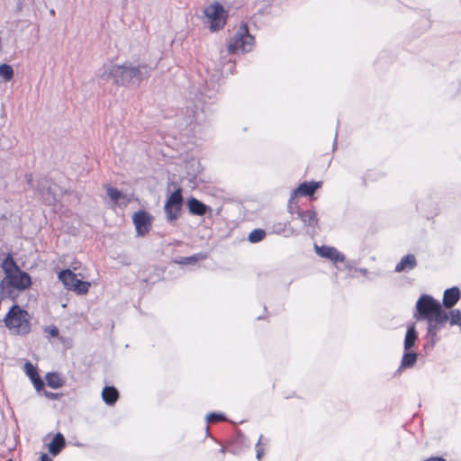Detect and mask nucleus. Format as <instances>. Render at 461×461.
<instances>
[{"mask_svg":"<svg viewBox=\"0 0 461 461\" xmlns=\"http://www.w3.org/2000/svg\"><path fill=\"white\" fill-rule=\"evenodd\" d=\"M299 219L303 222L304 226L316 228L318 227L319 219L315 210L302 211L298 214Z\"/></svg>","mask_w":461,"mask_h":461,"instance_id":"nucleus-14","label":"nucleus"},{"mask_svg":"<svg viewBox=\"0 0 461 461\" xmlns=\"http://www.w3.org/2000/svg\"><path fill=\"white\" fill-rule=\"evenodd\" d=\"M266 237V231L262 229H255L249 234V241L257 243L263 240Z\"/></svg>","mask_w":461,"mask_h":461,"instance_id":"nucleus-24","label":"nucleus"},{"mask_svg":"<svg viewBox=\"0 0 461 461\" xmlns=\"http://www.w3.org/2000/svg\"><path fill=\"white\" fill-rule=\"evenodd\" d=\"M153 217L145 211H138L132 216V221L138 236H145L150 230Z\"/></svg>","mask_w":461,"mask_h":461,"instance_id":"nucleus-8","label":"nucleus"},{"mask_svg":"<svg viewBox=\"0 0 461 461\" xmlns=\"http://www.w3.org/2000/svg\"><path fill=\"white\" fill-rule=\"evenodd\" d=\"M417 265L415 256L408 254L402 258L401 261L395 266V271L400 273L405 270L413 269Z\"/></svg>","mask_w":461,"mask_h":461,"instance_id":"nucleus-16","label":"nucleus"},{"mask_svg":"<svg viewBox=\"0 0 461 461\" xmlns=\"http://www.w3.org/2000/svg\"><path fill=\"white\" fill-rule=\"evenodd\" d=\"M460 296L461 293L457 287L447 289L443 294V305L446 308H452L459 301Z\"/></svg>","mask_w":461,"mask_h":461,"instance_id":"nucleus-13","label":"nucleus"},{"mask_svg":"<svg viewBox=\"0 0 461 461\" xmlns=\"http://www.w3.org/2000/svg\"><path fill=\"white\" fill-rule=\"evenodd\" d=\"M418 339L417 331L415 330L414 326H411L406 332L404 339V349L408 351L411 348L415 345V341Z\"/></svg>","mask_w":461,"mask_h":461,"instance_id":"nucleus-19","label":"nucleus"},{"mask_svg":"<svg viewBox=\"0 0 461 461\" xmlns=\"http://www.w3.org/2000/svg\"><path fill=\"white\" fill-rule=\"evenodd\" d=\"M14 71L13 68L6 64L0 65V76L5 79L10 80L13 77Z\"/></svg>","mask_w":461,"mask_h":461,"instance_id":"nucleus-25","label":"nucleus"},{"mask_svg":"<svg viewBox=\"0 0 461 461\" xmlns=\"http://www.w3.org/2000/svg\"><path fill=\"white\" fill-rule=\"evenodd\" d=\"M44 393H45V395H46L47 397L51 398V399H54V398H55V396H56V395H55L54 393H52L45 392Z\"/></svg>","mask_w":461,"mask_h":461,"instance_id":"nucleus-36","label":"nucleus"},{"mask_svg":"<svg viewBox=\"0 0 461 461\" xmlns=\"http://www.w3.org/2000/svg\"><path fill=\"white\" fill-rule=\"evenodd\" d=\"M191 261H193V258H185V261H183V260H176V263H179V264H185V263H186V262H191Z\"/></svg>","mask_w":461,"mask_h":461,"instance_id":"nucleus-35","label":"nucleus"},{"mask_svg":"<svg viewBox=\"0 0 461 461\" xmlns=\"http://www.w3.org/2000/svg\"><path fill=\"white\" fill-rule=\"evenodd\" d=\"M267 445V438H265L264 436L261 435L258 438V440L255 447H256V457L258 460H261V458L264 456Z\"/></svg>","mask_w":461,"mask_h":461,"instance_id":"nucleus-22","label":"nucleus"},{"mask_svg":"<svg viewBox=\"0 0 461 461\" xmlns=\"http://www.w3.org/2000/svg\"><path fill=\"white\" fill-rule=\"evenodd\" d=\"M46 381L50 387L58 389L63 385V380L59 375L56 373H50L46 375Z\"/></svg>","mask_w":461,"mask_h":461,"instance_id":"nucleus-21","label":"nucleus"},{"mask_svg":"<svg viewBox=\"0 0 461 461\" xmlns=\"http://www.w3.org/2000/svg\"><path fill=\"white\" fill-rule=\"evenodd\" d=\"M314 249L320 257L329 259L334 264L345 261V256L334 247L315 245Z\"/></svg>","mask_w":461,"mask_h":461,"instance_id":"nucleus-9","label":"nucleus"},{"mask_svg":"<svg viewBox=\"0 0 461 461\" xmlns=\"http://www.w3.org/2000/svg\"><path fill=\"white\" fill-rule=\"evenodd\" d=\"M65 447V438L61 433H57L48 448L50 454L57 456Z\"/></svg>","mask_w":461,"mask_h":461,"instance_id":"nucleus-18","label":"nucleus"},{"mask_svg":"<svg viewBox=\"0 0 461 461\" xmlns=\"http://www.w3.org/2000/svg\"><path fill=\"white\" fill-rule=\"evenodd\" d=\"M41 461H52V460L47 454H42L41 456Z\"/></svg>","mask_w":461,"mask_h":461,"instance_id":"nucleus-34","label":"nucleus"},{"mask_svg":"<svg viewBox=\"0 0 461 461\" xmlns=\"http://www.w3.org/2000/svg\"><path fill=\"white\" fill-rule=\"evenodd\" d=\"M321 185V182H303L300 184L297 188L294 191V193L298 196H311L315 191L320 188Z\"/></svg>","mask_w":461,"mask_h":461,"instance_id":"nucleus-11","label":"nucleus"},{"mask_svg":"<svg viewBox=\"0 0 461 461\" xmlns=\"http://www.w3.org/2000/svg\"><path fill=\"white\" fill-rule=\"evenodd\" d=\"M59 279L63 283L66 288L76 292L78 294H85L88 292L90 283L82 281L77 276L69 269L60 271Z\"/></svg>","mask_w":461,"mask_h":461,"instance_id":"nucleus-7","label":"nucleus"},{"mask_svg":"<svg viewBox=\"0 0 461 461\" xmlns=\"http://www.w3.org/2000/svg\"><path fill=\"white\" fill-rule=\"evenodd\" d=\"M448 319L451 325H459L461 327V312L459 310H451Z\"/></svg>","mask_w":461,"mask_h":461,"instance_id":"nucleus-26","label":"nucleus"},{"mask_svg":"<svg viewBox=\"0 0 461 461\" xmlns=\"http://www.w3.org/2000/svg\"><path fill=\"white\" fill-rule=\"evenodd\" d=\"M376 175H377V173H375L374 171L367 172L365 181L366 182V181L375 180Z\"/></svg>","mask_w":461,"mask_h":461,"instance_id":"nucleus-32","label":"nucleus"},{"mask_svg":"<svg viewBox=\"0 0 461 461\" xmlns=\"http://www.w3.org/2000/svg\"><path fill=\"white\" fill-rule=\"evenodd\" d=\"M186 206L189 212L195 216H203L207 212L212 211L210 207L194 197H191L186 201Z\"/></svg>","mask_w":461,"mask_h":461,"instance_id":"nucleus-10","label":"nucleus"},{"mask_svg":"<svg viewBox=\"0 0 461 461\" xmlns=\"http://www.w3.org/2000/svg\"><path fill=\"white\" fill-rule=\"evenodd\" d=\"M254 44L255 38L249 33L247 23H242L236 34L230 39L228 44V51L231 54L239 51L249 52L252 50Z\"/></svg>","mask_w":461,"mask_h":461,"instance_id":"nucleus-5","label":"nucleus"},{"mask_svg":"<svg viewBox=\"0 0 461 461\" xmlns=\"http://www.w3.org/2000/svg\"><path fill=\"white\" fill-rule=\"evenodd\" d=\"M149 70L145 65L137 66L130 62L108 64L98 70L97 77L104 81L112 80L116 85H138L149 76Z\"/></svg>","mask_w":461,"mask_h":461,"instance_id":"nucleus-1","label":"nucleus"},{"mask_svg":"<svg viewBox=\"0 0 461 461\" xmlns=\"http://www.w3.org/2000/svg\"><path fill=\"white\" fill-rule=\"evenodd\" d=\"M425 461H447V460L444 459L443 457H439V456H431V457L426 459Z\"/></svg>","mask_w":461,"mask_h":461,"instance_id":"nucleus-33","label":"nucleus"},{"mask_svg":"<svg viewBox=\"0 0 461 461\" xmlns=\"http://www.w3.org/2000/svg\"><path fill=\"white\" fill-rule=\"evenodd\" d=\"M226 420V417L221 413L212 412L207 415V421L210 423H216Z\"/></svg>","mask_w":461,"mask_h":461,"instance_id":"nucleus-28","label":"nucleus"},{"mask_svg":"<svg viewBox=\"0 0 461 461\" xmlns=\"http://www.w3.org/2000/svg\"><path fill=\"white\" fill-rule=\"evenodd\" d=\"M182 194L180 189L175 190V212L178 211L182 205Z\"/></svg>","mask_w":461,"mask_h":461,"instance_id":"nucleus-29","label":"nucleus"},{"mask_svg":"<svg viewBox=\"0 0 461 461\" xmlns=\"http://www.w3.org/2000/svg\"><path fill=\"white\" fill-rule=\"evenodd\" d=\"M107 195L118 206L125 207L131 202V196L111 186L107 188Z\"/></svg>","mask_w":461,"mask_h":461,"instance_id":"nucleus-12","label":"nucleus"},{"mask_svg":"<svg viewBox=\"0 0 461 461\" xmlns=\"http://www.w3.org/2000/svg\"><path fill=\"white\" fill-rule=\"evenodd\" d=\"M203 14L210 23L212 32L219 31L225 26L228 14L220 3L214 2L204 8Z\"/></svg>","mask_w":461,"mask_h":461,"instance_id":"nucleus-6","label":"nucleus"},{"mask_svg":"<svg viewBox=\"0 0 461 461\" xmlns=\"http://www.w3.org/2000/svg\"><path fill=\"white\" fill-rule=\"evenodd\" d=\"M286 223H276L274 225V231L277 234L285 233Z\"/></svg>","mask_w":461,"mask_h":461,"instance_id":"nucleus-30","label":"nucleus"},{"mask_svg":"<svg viewBox=\"0 0 461 461\" xmlns=\"http://www.w3.org/2000/svg\"><path fill=\"white\" fill-rule=\"evenodd\" d=\"M417 361V354L414 352H405L401 361L402 368L412 367Z\"/></svg>","mask_w":461,"mask_h":461,"instance_id":"nucleus-20","label":"nucleus"},{"mask_svg":"<svg viewBox=\"0 0 461 461\" xmlns=\"http://www.w3.org/2000/svg\"><path fill=\"white\" fill-rule=\"evenodd\" d=\"M417 311L420 318L428 321L429 334L434 338L438 331L448 321L447 312L442 309L438 302L429 295H422L417 302Z\"/></svg>","mask_w":461,"mask_h":461,"instance_id":"nucleus-3","label":"nucleus"},{"mask_svg":"<svg viewBox=\"0 0 461 461\" xmlns=\"http://www.w3.org/2000/svg\"><path fill=\"white\" fill-rule=\"evenodd\" d=\"M26 375L31 378L35 389L39 392L42 389L44 384L41 377L38 375L36 368L30 362H27L24 366Z\"/></svg>","mask_w":461,"mask_h":461,"instance_id":"nucleus-15","label":"nucleus"},{"mask_svg":"<svg viewBox=\"0 0 461 461\" xmlns=\"http://www.w3.org/2000/svg\"><path fill=\"white\" fill-rule=\"evenodd\" d=\"M1 267L5 273L0 283L3 294L12 296L15 292L24 291L31 286V276L19 268L10 254L5 257Z\"/></svg>","mask_w":461,"mask_h":461,"instance_id":"nucleus-2","label":"nucleus"},{"mask_svg":"<svg viewBox=\"0 0 461 461\" xmlns=\"http://www.w3.org/2000/svg\"><path fill=\"white\" fill-rule=\"evenodd\" d=\"M165 211L167 219L169 221L173 220V193L169 194L167 196V200L165 204Z\"/></svg>","mask_w":461,"mask_h":461,"instance_id":"nucleus-27","label":"nucleus"},{"mask_svg":"<svg viewBox=\"0 0 461 461\" xmlns=\"http://www.w3.org/2000/svg\"><path fill=\"white\" fill-rule=\"evenodd\" d=\"M6 327L16 334H27L31 330L29 313L19 306H13L5 316Z\"/></svg>","mask_w":461,"mask_h":461,"instance_id":"nucleus-4","label":"nucleus"},{"mask_svg":"<svg viewBox=\"0 0 461 461\" xmlns=\"http://www.w3.org/2000/svg\"><path fill=\"white\" fill-rule=\"evenodd\" d=\"M46 331H48L51 337H57L59 335V330L54 326L49 327Z\"/></svg>","mask_w":461,"mask_h":461,"instance_id":"nucleus-31","label":"nucleus"},{"mask_svg":"<svg viewBox=\"0 0 461 461\" xmlns=\"http://www.w3.org/2000/svg\"><path fill=\"white\" fill-rule=\"evenodd\" d=\"M119 398V393L113 386H105L102 391V399L108 405H113Z\"/></svg>","mask_w":461,"mask_h":461,"instance_id":"nucleus-17","label":"nucleus"},{"mask_svg":"<svg viewBox=\"0 0 461 461\" xmlns=\"http://www.w3.org/2000/svg\"><path fill=\"white\" fill-rule=\"evenodd\" d=\"M297 195L293 193L289 201H288V203H287V210L288 212L291 213V214H299V212H302V210L299 208V205H298V201H297Z\"/></svg>","mask_w":461,"mask_h":461,"instance_id":"nucleus-23","label":"nucleus"},{"mask_svg":"<svg viewBox=\"0 0 461 461\" xmlns=\"http://www.w3.org/2000/svg\"><path fill=\"white\" fill-rule=\"evenodd\" d=\"M219 452L221 453V456H223L225 454V447H221L220 449H219Z\"/></svg>","mask_w":461,"mask_h":461,"instance_id":"nucleus-37","label":"nucleus"}]
</instances>
